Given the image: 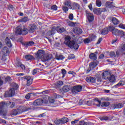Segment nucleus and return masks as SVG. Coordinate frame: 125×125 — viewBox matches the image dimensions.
<instances>
[{"instance_id":"61","label":"nucleus","mask_w":125,"mask_h":125,"mask_svg":"<svg viewBox=\"0 0 125 125\" xmlns=\"http://www.w3.org/2000/svg\"><path fill=\"white\" fill-rule=\"evenodd\" d=\"M102 40H103L102 39V38H99V39L98 40L97 42V44H99V43H100V42H102Z\"/></svg>"},{"instance_id":"24","label":"nucleus","mask_w":125,"mask_h":125,"mask_svg":"<svg viewBox=\"0 0 125 125\" xmlns=\"http://www.w3.org/2000/svg\"><path fill=\"white\" fill-rule=\"evenodd\" d=\"M89 57L90 59H92V60H96L97 59V56L94 53L90 54Z\"/></svg>"},{"instance_id":"37","label":"nucleus","mask_w":125,"mask_h":125,"mask_svg":"<svg viewBox=\"0 0 125 125\" xmlns=\"http://www.w3.org/2000/svg\"><path fill=\"white\" fill-rule=\"evenodd\" d=\"M54 123L56 125H59L62 123L61 122V119H56L54 121Z\"/></svg>"},{"instance_id":"51","label":"nucleus","mask_w":125,"mask_h":125,"mask_svg":"<svg viewBox=\"0 0 125 125\" xmlns=\"http://www.w3.org/2000/svg\"><path fill=\"white\" fill-rule=\"evenodd\" d=\"M118 42H119V40L118 39H116L112 41V44H115Z\"/></svg>"},{"instance_id":"58","label":"nucleus","mask_w":125,"mask_h":125,"mask_svg":"<svg viewBox=\"0 0 125 125\" xmlns=\"http://www.w3.org/2000/svg\"><path fill=\"white\" fill-rule=\"evenodd\" d=\"M69 19L70 20H73V19H74V15H73V14L69 15Z\"/></svg>"},{"instance_id":"64","label":"nucleus","mask_w":125,"mask_h":125,"mask_svg":"<svg viewBox=\"0 0 125 125\" xmlns=\"http://www.w3.org/2000/svg\"><path fill=\"white\" fill-rule=\"evenodd\" d=\"M122 51H125V44H124L121 48Z\"/></svg>"},{"instance_id":"60","label":"nucleus","mask_w":125,"mask_h":125,"mask_svg":"<svg viewBox=\"0 0 125 125\" xmlns=\"http://www.w3.org/2000/svg\"><path fill=\"white\" fill-rule=\"evenodd\" d=\"M58 84H59V85H63L64 84V83L62 81H58Z\"/></svg>"},{"instance_id":"8","label":"nucleus","mask_w":125,"mask_h":125,"mask_svg":"<svg viewBox=\"0 0 125 125\" xmlns=\"http://www.w3.org/2000/svg\"><path fill=\"white\" fill-rule=\"evenodd\" d=\"M44 55V51L42 50H38L37 53L35 54V57L37 59H42Z\"/></svg>"},{"instance_id":"63","label":"nucleus","mask_w":125,"mask_h":125,"mask_svg":"<svg viewBox=\"0 0 125 125\" xmlns=\"http://www.w3.org/2000/svg\"><path fill=\"white\" fill-rule=\"evenodd\" d=\"M49 101L50 103H54V99H53L49 98Z\"/></svg>"},{"instance_id":"47","label":"nucleus","mask_w":125,"mask_h":125,"mask_svg":"<svg viewBox=\"0 0 125 125\" xmlns=\"http://www.w3.org/2000/svg\"><path fill=\"white\" fill-rule=\"evenodd\" d=\"M88 125L87 123L84 122V121H81L79 123V125Z\"/></svg>"},{"instance_id":"55","label":"nucleus","mask_w":125,"mask_h":125,"mask_svg":"<svg viewBox=\"0 0 125 125\" xmlns=\"http://www.w3.org/2000/svg\"><path fill=\"white\" fill-rule=\"evenodd\" d=\"M89 38H90L91 41L92 42V41H94V39H95V38H96V36L95 35H92Z\"/></svg>"},{"instance_id":"4","label":"nucleus","mask_w":125,"mask_h":125,"mask_svg":"<svg viewBox=\"0 0 125 125\" xmlns=\"http://www.w3.org/2000/svg\"><path fill=\"white\" fill-rule=\"evenodd\" d=\"M32 108L27 107L26 106H21L20 108L14 109L11 112V115L13 116H17L18 114L22 113V112H26L27 111H30Z\"/></svg>"},{"instance_id":"59","label":"nucleus","mask_w":125,"mask_h":125,"mask_svg":"<svg viewBox=\"0 0 125 125\" xmlns=\"http://www.w3.org/2000/svg\"><path fill=\"white\" fill-rule=\"evenodd\" d=\"M78 122H79V120H75L74 121L71 122V124L72 125H75V124H77V123H78Z\"/></svg>"},{"instance_id":"23","label":"nucleus","mask_w":125,"mask_h":125,"mask_svg":"<svg viewBox=\"0 0 125 125\" xmlns=\"http://www.w3.org/2000/svg\"><path fill=\"white\" fill-rule=\"evenodd\" d=\"M70 9H80V5L77 3H73L72 7H71Z\"/></svg>"},{"instance_id":"9","label":"nucleus","mask_w":125,"mask_h":125,"mask_svg":"<svg viewBox=\"0 0 125 125\" xmlns=\"http://www.w3.org/2000/svg\"><path fill=\"white\" fill-rule=\"evenodd\" d=\"M104 11H106L105 8H95L93 9V12L94 14H96L97 15H100L102 12H104Z\"/></svg>"},{"instance_id":"39","label":"nucleus","mask_w":125,"mask_h":125,"mask_svg":"<svg viewBox=\"0 0 125 125\" xmlns=\"http://www.w3.org/2000/svg\"><path fill=\"white\" fill-rule=\"evenodd\" d=\"M96 4L97 6H98V7H100V6L102 5V3L101 2V1L100 0H96Z\"/></svg>"},{"instance_id":"33","label":"nucleus","mask_w":125,"mask_h":125,"mask_svg":"<svg viewBox=\"0 0 125 125\" xmlns=\"http://www.w3.org/2000/svg\"><path fill=\"white\" fill-rule=\"evenodd\" d=\"M109 105L110 102H103L101 104L102 107H108Z\"/></svg>"},{"instance_id":"54","label":"nucleus","mask_w":125,"mask_h":125,"mask_svg":"<svg viewBox=\"0 0 125 125\" xmlns=\"http://www.w3.org/2000/svg\"><path fill=\"white\" fill-rule=\"evenodd\" d=\"M74 58H75V55L74 54H70L68 56L69 59H74Z\"/></svg>"},{"instance_id":"56","label":"nucleus","mask_w":125,"mask_h":125,"mask_svg":"<svg viewBox=\"0 0 125 125\" xmlns=\"http://www.w3.org/2000/svg\"><path fill=\"white\" fill-rule=\"evenodd\" d=\"M51 8L54 10H57V6L54 5L51 7Z\"/></svg>"},{"instance_id":"38","label":"nucleus","mask_w":125,"mask_h":125,"mask_svg":"<svg viewBox=\"0 0 125 125\" xmlns=\"http://www.w3.org/2000/svg\"><path fill=\"white\" fill-rule=\"evenodd\" d=\"M64 56L62 55H60L59 56H56V59L57 60H63L64 59Z\"/></svg>"},{"instance_id":"52","label":"nucleus","mask_w":125,"mask_h":125,"mask_svg":"<svg viewBox=\"0 0 125 125\" xmlns=\"http://www.w3.org/2000/svg\"><path fill=\"white\" fill-rule=\"evenodd\" d=\"M54 34H55V32H53L52 33V31H49L48 32V36H53V35H54Z\"/></svg>"},{"instance_id":"41","label":"nucleus","mask_w":125,"mask_h":125,"mask_svg":"<svg viewBox=\"0 0 125 125\" xmlns=\"http://www.w3.org/2000/svg\"><path fill=\"white\" fill-rule=\"evenodd\" d=\"M101 100H103V101H111L112 99H111L109 97H105V98H102Z\"/></svg>"},{"instance_id":"12","label":"nucleus","mask_w":125,"mask_h":125,"mask_svg":"<svg viewBox=\"0 0 125 125\" xmlns=\"http://www.w3.org/2000/svg\"><path fill=\"white\" fill-rule=\"evenodd\" d=\"M86 17H87V19H88V21L89 23L92 22V21L94 20V16L93 15V14L91 13L87 12Z\"/></svg>"},{"instance_id":"57","label":"nucleus","mask_w":125,"mask_h":125,"mask_svg":"<svg viewBox=\"0 0 125 125\" xmlns=\"http://www.w3.org/2000/svg\"><path fill=\"white\" fill-rule=\"evenodd\" d=\"M26 99L29 100L31 98V93H28L27 95L25 96Z\"/></svg>"},{"instance_id":"27","label":"nucleus","mask_w":125,"mask_h":125,"mask_svg":"<svg viewBox=\"0 0 125 125\" xmlns=\"http://www.w3.org/2000/svg\"><path fill=\"white\" fill-rule=\"evenodd\" d=\"M25 59L27 61H29L30 60H33L34 59H35L34 58V56H33L32 55H26L25 56Z\"/></svg>"},{"instance_id":"34","label":"nucleus","mask_w":125,"mask_h":125,"mask_svg":"<svg viewBox=\"0 0 125 125\" xmlns=\"http://www.w3.org/2000/svg\"><path fill=\"white\" fill-rule=\"evenodd\" d=\"M27 21H29V19L27 17H25L19 21V22H24V23H26Z\"/></svg>"},{"instance_id":"50","label":"nucleus","mask_w":125,"mask_h":125,"mask_svg":"<svg viewBox=\"0 0 125 125\" xmlns=\"http://www.w3.org/2000/svg\"><path fill=\"white\" fill-rule=\"evenodd\" d=\"M101 120L102 121H108V120H109V117L107 116H104L102 117Z\"/></svg>"},{"instance_id":"17","label":"nucleus","mask_w":125,"mask_h":125,"mask_svg":"<svg viewBox=\"0 0 125 125\" xmlns=\"http://www.w3.org/2000/svg\"><path fill=\"white\" fill-rule=\"evenodd\" d=\"M96 80L93 77H88L86 78V82L87 83H94Z\"/></svg>"},{"instance_id":"5","label":"nucleus","mask_w":125,"mask_h":125,"mask_svg":"<svg viewBox=\"0 0 125 125\" xmlns=\"http://www.w3.org/2000/svg\"><path fill=\"white\" fill-rule=\"evenodd\" d=\"M83 90V86L81 85H77L72 87L71 91L74 94H78Z\"/></svg>"},{"instance_id":"22","label":"nucleus","mask_w":125,"mask_h":125,"mask_svg":"<svg viewBox=\"0 0 125 125\" xmlns=\"http://www.w3.org/2000/svg\"><path fill=\"white\" fill-rule=\"evenodd\" d=\"M5 42L8 45V47H11L12 46V44H11V42H10V39L8 38V37H6L5 40Z\"/></svg>"},{"instance_id":"62","label":"nucleus","mask_w":125,"mask_h":125,"mask_svg":"<svg viewBox=\"0 0 125 125\" xmlns=\"http://www.w3.org/2000/svg\"><path fill=\"white\" fill-rule=\"evenodd\" d=\"M49 92V91L48 90L43 91L42 92V94H47Z\"/></svg>"},{"instance_id":"16","label":"nucleus","mask_w":125,"mask_h":125,"mask_svg":"<svg viewBox=\"0 0 125 125\" xmlns=\"http://www.w3.org/2000/svg\"><path fill=\"white\" fill-rule=\"evenodd\" d=\"M112 107L114 109H121V108H123L124 107V104L122 103L119 104H112Z\"/></svg>"},{"instance_id":"32","label":"nucleus","mask_w":125,"mask_h":125,"mask_svg":"<svg viewBox=\"0 0 125 125\" xmlns=\"http://www.w3.org/2000/svg\"><path fill=\"white\" fill-rule=\"evenodd\" d=\"M109 32L108 28H105L102 30L101 34L102 35H107Z\"/></svg>"},{"instance_id":"15","label":"nucleus","mask_w":125,"mask_h":125,"mask_svg":"<svg viewBox=\"0 0 125 125\" xmlns=\"http://www.w3.org/2000/svg\"><path fill=\"white\" fill-rule=\"evenodd\" d=\"M99 63V62H98V61L91 62L89 65L90 70H93V69L95 68Z\"/></svg>"},{"instance_id":"2","label":"nucleus","mask_w":125,"mask_h":125,"mask_svg":"<svg viewBox=\"0 0 125 125\" xmlns=\"http://www.w3.org/2000/svg\"><path fill=\"white\" fill-rule=\"evenodd\" d=\"M12 86V88H10L9 91L5 92L4 94L5 97H11L13 96L15 94V90L19 87L18 84L15 83H13Z\"/></svg>"},{"instance_id":"36","label":"nucleus","mask_w":125,"mask_h":125,"mask_svg":"<svg viewBox=\"0 0 125 125\" xmlns=\"http://www.w3.org/2000/svg\"><path fill=\"white\" fill-rule=\"evenodd\" d=\"M91 40L90 39V38H86L84 40H83V42L85 44H86V43H89L90 42H91Z\"/></svg>"},{"instance_id":"31","label":"nucleus","mask_w":125,"mask_h":125,"mask_svg":"<svg viewBox=\"0 0 125 125\" xmlns=\"http://www.w3.org/2000/svg\"><path fill=\"white\" fill-rule=\"evenodd\" d=\"M62 90L64 92H68L70 90V86L68 85H64L62 87Z\"/></svg>"},{"instance_id":"49","label":"nucleus","mask_w":125,"mask_h":125,"mask_svg":"<svg viewBox=\"0 0 125 125\" xmlns=\"http://www.w3.org/2000/svg\"><path fill=\"white\" fill-rule=\"evenodd\" d=\"M64 5H66V6H71V2L69 1H67L64 3Z\"/></svg>"},{"instance_id":"7","label":"nucleus","mask_w":125,"mask_h":125,"mask_svg":"<svg viewBox=\"0 0 125 125\" xmlns=\"http://www.w3.org/2000/svg\"><path fill=\"white\" fill-rule=\"evenodd\" d=\"M43 104V100L41 98L38 99L32 103L33 106H42Z\"/></svg>"},{"instance_id":"48","label":"nucleus","mask_w":125,"mask_h":125,"mask_svg":"<svg viewBox=\"0 0 125 125\" xmlns=\"http://www.w3.org/2000/svg\"><path fill=\"white\" fill-rule=\"evenodd\" d=\"M116 28H115V27H114L113 26H109L108 27V31H109L110 32H113L114 30H115Z\"/></svg>"},{"instance_id":"3","label":"nucleus","mask_w":125,"mask_h":125,"mask_svg":"<svg viewBox=\"0 0 125 125\" xmlns=\"http://www.w3.org/2000/svg\"><path fill=\"white\" fill-rule=\"evenodd\" d=\"M15 33L16 36H18V35H23V36H25L29 33V30L27 28L25 27V26H23V28H22L21 25H19L16 28Z\"/></svg>"},{"instance_id":"45","label":"nucleus","mask_w":125,"mask_h":125,"mask_svg":"<svg viewBox=\"0 0 125 125\" xmlns=\"http://www.w3.org/2000/svg\"><path fill=\"white\" fill-rule=\"evenodd\" d=\"M62 10L64 11V12L67 13V12H68V11L69 10V8L66 6H63Z\"/></svg>"},{"instance_id":"20","label":"nucleus","mask_w":125,"mask_h":125,"mask_svg":"<svg viewBox=\"0 0 125 125\" xmlns=\"http://www.w3.org/2000/svg\"><path fill=\"white\" fill-rule=\"evenodd\" d=\"M8 52H9L8 48H7V47H4L2 48V52H1V53L4 55L3 56L4 57V56H5L6 54L8 53Z\"/></svg>"},{"instance_id":"26","label":"nucleus","mask_w":125,"mask_h":125,"mask_svg":"<svg viewBox=\"0 0 125 125\" xmlns=\"http://www.w3.org/2000/svg\"><path fill=\"white\" fill-rule=\"evenodd\" d=\"M105 5L108 8H112L113 7V2L107 1L105 2Z\"/></svg>"},{"instance_id":"25","label":"nucleus","mask_w":125,"mask_h":125,"mask_svg":"<svg viewBox=\"0 0 125 125\" xmlns=\"http://www.w3.org/2000/svg\"><path fill=\"white\" fill-rule=\"evenodd\" d=\"M108 80L110 83H114L116 81L115 75L110 74V76L109 77Z\"/></svg>"},{"instance_id":"13","label":"nucleus","mask_w":125,"mask_h":125,"mask_svg":"<svg viewBox=\"0 0 125 125\" xmlns=\"http://www.w3.org/2000/svg\"><path fill=\"white\" fill-rule=\"evenodd\" d=\"M102 77L104 80H108L111 77V73L108 71H104L102 74Z\"/></svg>"},{"instance_id":"6","label":"nucleus","mask_w":125,"mask_h":125,"mask_svg":"<svg viewBox=\"0 0 125 125\" xmlns=\"http://www.w3.org/2000/svg\"><path fill=\"white\" fill-rule=\"evenodd\" d=\"M113 35H114L115 36H120V37H124V36H125V32L122 30H119L118 29L115 28L113 32H112Z\"/></svg>"},{"instance_id":"46","label":"nucleus","mask_w":125,"mask_h":125,"mask_svg":"<svg viewBox=\"0 0 125 125\" xmlns=\"http://www.w3.org/2000/svg\"><path fill=\"white\" fill-rule=\"evenodd\" d=\"M109 56H110L111 57H116V55L115 52H111L109 53Z\"/></svg>"},{"instance_id":"28","label":"nucleus","mask_w":125,"mask_h":125,"mask_svg":"<svg viewBox=\"0 0 125 125\" xmlns=\"http://www.w3.org/2000/svg\"><path fill=\"white\" fill-rule=\"evenodd\" d=\"M61 121L62 122V124H66V123H68V122H69V119L66 117H63L61 119Z\"/></svg>"},{"instance_id":"1","label":"nucleus","mask_w":125,"mask_h":125,"mask_svg":"<svg viewBox=\"0 0 125 125\" xmlns=\"http://www.w3.org/2000/svg\"><path fill=\"white\" fill-rule=\"evenodd\" d=\"M64 44L67 45L70 48H74V49H78L79 44L74 41H71V37L70 36H66L64 38Z\"/></svg>"},{"instance_id":"53","label":"nucleus","mask_w":125,"mask_h":125,"mask_svg":"<svg viewBox=\"0 0 125 125\" xmlns=\"http://www.w3.org/2000/svg\"><path fill=\"white\" fill-rule=\"evenodd\" d=\"M119 28H121V29H125V25L122 23H121L119 25Z\"/></svg>"},{"instance_id":"29","label":"nucleus","mask_w":125,"mask_h":125,"mask_svg":"<svg viewBox=\"0 0 125 125\" xmlns=\"http://www.w3.org/2000/svg\"><path fill=\"white\" fill-rule=\"evenodd\" d=\"M112 21L114 25H118L120 23V21L116 18H112Z\"/></svg>"},{"instance_id":"18","label":"nucleus","mask_w":125,"mask_h":125,"mask_svg":"<svg viewBox=\"0 0 125 125\" xmlns=\"http://www.w3.org/2000/svg\"><path fill=\"white\" fill-rule=\"evenodd\" d=\"M73 32L77 35H80L83 33V30L80 28L75 27L73 28Z\"/></svg>"},{"instance_id":"10","label":"nucleus","mask_w":125,"mask_h":125,"mask_svg":"<svg viewBox=\"0 0 125 125\" xmlns=\"http://www.w3.org/2000/svg\"><path fill=\"white\" fill-rule=\"evenodd\" d=\"M24 81L26 82L27 86H30L33 83V78L30 76L24 77Z\"/></svg>"},{"instance_id":"11","label":"nucleus","mask_w":125,"mask_h":125,"mask_svg":"<svg viewBox=\"0 0 125 125\" xmlns=\"http://www.w3.org/2000/svg\"><path fill=\"white\" fill-rule=\"evenodd\" d=\"M5 105V103L3 102L0 104V115L3 117H5V116H6V113L4 112V110H3V108H4Z\"/></svg>"},{"instance_id":"19","label":"nucleus","mask_w":125,"mask_h":125,"mask_svg":"<svg viewBox=\"0 0 125 125\" xmlns=\"http://www.w3.org/2000/svg\"><path fill=\"white\" fill-rule=\"evenodd\" d=\"M36 29H37V25H36V24H30V29L29 30V33H34Z\"/></svg>"},{"instance_id":"35","label":"nucleus","mask_w":125,"mask_h":125,"mask_svg":"<svg viewBox=\"0 0 125 125\" xmlns=\"http://www.w3.org/2000/svg\"><path fill=\"white\" fill-rule=\"evenodd\" d=\"M125 85V82L124 81H120L119 82V83L115 85H114V87H118V86H122Z\"/></svg>"},{"instance_id":"43","label":"nucleus","mask_w":125,"mask_h":125,"mask_svg":"<svg viewBox=\"0 0 125 125\" xmlns=\"http://www.w3.org/2000/svg\"><path fill=\"white\" fill-rule=\"evenodd\" d=\"M62 78H64L66 74H67V71L66 70H65V69H62Z\"/></svg>"},{"instance_id":"44","label":"nucleus","mask_w":125,"mask_h":125,"mask_svg":"<svg viewBox=\"0 0 125 125\" xmlns=\"http://www.w3.org/2000/svg\"><path fill=\"white\" fill-rule=\"evenodd\" d=\"M5 83H7L8 82H11V78L9 76H7L5 78Z\"/></svg>"},{"instance_id":"30","label":"nucleus","mask_w":125,"mask_h":125,"mask_svg":"<svg viewBox=\"0 0 125 125\" xmlns=\"http://www.w3.org/2000/svg\"><path fill=\"white\" fill-rule=\"evenodd\" d=\"M55 30L60 33H63L65 32V28L64 27L60 28L59 26L56 27Z\"/></svg>"},{"instance_id":"42","label":"nucleus","mask_w":125,"mask_h":125,"mask_svg":"<svg viewBox=\"0 0 125 125\" xmlns=\"http://www.w3.org/2000/svg\"><path fill=\"white\" fill-rule=\"evenodd\" d=\"M9 104L10 107L11 109H12V108H14V107L15 106V103H14V102L11 103V102H9Z\"/></svg>"},{"instance_id":"40","label":"nucleus","mask_w":125,"mask_h":125,"mask_svg":"<svg viewBox=\"0 0 125 125\" xmlns=\"http://www.w3.org/2000/svg\"><path fill=\"white\" fill-rule=\"evenodd\" d=\"M94 101H95V102H98V103H99L98 104H96V106L97 107H100V104H101V101H99L98 98H96L94 99Z\"/></svg>"},{"instance_id":"14","label":"nucleus","mask_w":125,"mask_h":125,"mask_svg":"<svg viewBox=\"0 0 125 125\" xmlns=\"http://www.w3.org/2000/svg\"><path fill=\"white\" fill-rule=\"evenodd\" d=\"M51 59V56L48 54H44L42 56V58L41 59V60L43 62H46V61H48V60H50Z\"/></svg>"},{"instance_id":"21","label":"nucleus","mask_w":125,"mask_h":125,"mask_svg":"<svg viewBox=\"0 0 125 125\" xmlns=\"http://www.w3.org/2000/svg\"><path fill=\"white\" fill-rule=\"evenodd\" d=\"M34 44H35V42L32 41L26 42L24 43V46H25V47H29V46H32V45H34Z\"/></svg>"}]
</instances>
